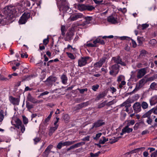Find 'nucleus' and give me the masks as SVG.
Wrapping results in <instances>:
<instances>
[{
	"mask_svg": "<svg viewBox=\"0 0 157 157\" xmlns=\"http://www.w3.org/2000/svg\"><path fill=\"white\" fill-rule=\"evenodd\" d=\"M133 108L135 112L136 113L140 112L141 110V104L138 102H136L134 104Z\"/></svg>",
	"mask_w": 157,
	"mask_h": 157,
	"instance_id": "obj_7",
	"label": "nucleus"
},
{
	"mask_svg": "<svg viewBox=\"0 0 157 157\" xmlns=\"http://www.w3.org/2000/svg\"><path fill=\"white\" fill-rule=\"evenodd\" d=\"M49 92L48 91H46L44 92H43L40 94V95L38 97V98H40L41 96H43L44 95H47L48 94Z\"/></svg>",
	"mask_w": 157,
	"mask_h": 157,
	"instance_id": "obj_53",
	"label": "nucleus"
},
{
	"mask_svg": "<svg viewBox=\"0 0 157 157\" xmlns=\"http://www.w3.org/2000/svg\"><path fill=\"white\" fill-rule=\"evenodd\" d=\"M157 156V150L151 155V157H156Z\"/></svg>",
	"mask_w": 157,
	"mask_h": 157,
	"instance_id": "obj_58",
	"label": "nucleus"
},
{
	"mask_svg": "<svg viewBox=\"0 0 157 157\" xmlns=\"http://www.w3.org/2000/svg\"><path fill=\"white\" fill-rule=\"evenodd\" d=\"M62 146H63V142L61 141L59 142L57 146L56 147L59 149H60L61 148Z\"/></svg>",
	"mask_w": 157,
	"mask_h": 157,
	"instance_id": "obj_44",
	"label": "nucleus"
},
{
	"mask_svg": "<svg viewBox=\"0 0 157 157\" xmlns=\"http://www.w3.org/2000/svg\"><path fill=\"white\" fill-rule=\"evenodd\" d=\"M26 107L28 110H30L32 108H33V105L31 104V103L27 101L26 102Z\"/></svg>",
	"mask_w": 157,
	"mask_h": 157,
	"instance_id": "obj_28",
	"label": "nucleus"
},
{
	"mask_svg": "<svg viewBox=\"0 0 157 157\" xmlns=\"http://www.w3.org/2000/svg\"><path fill=\"white\" fill-rule=\"evenodd\" d=\"M85 18L86 21L82 25L83 26L89 24L90 23V21L92 20V17H85Z\"/></svg>",
	"mask_w": 157,
	"mask_h": 157,
	"instance_id": "obj_19",
	"label": "nucleus"
},
{
	"mask_svg": "<svg viewBox=\"0 0 157 157\" xmlns=\"http://www.w3.org/2000/svg\"><path fill=\"white\" fill-rule=\"evenodd\" d=\"M105 2L103 0H99V8L101 5H105Z\"/></svg>",
	"mask_w": 157,
	"mask_h": 157,
	"instance_id": "obj_52",
	"label": "nucleus"
},
{
	"mask_svg": "<svg viewBox=\"0 0 157 157\" xmlns=\"http://www.w3.org/2000/svg\"><path fill=\"white\" fill-rule=\"evenodd\" d=\"M120 66L117 64H115L111 67V68L115 72V74L117 75L120 70Z\"/></svg>",
	"mask_w": 157,
	"mask_h": 157,
	"instance_id": "obj_13",
	"label": "nucleus"
},
{
	"mask_svg": "<svg viewBox=\"0 0 157 157\" xmlns=\"http://www.w3.org/2000/svg\"><path fill=\"white\" fill-rule=\"evenodd\" d=\"M77 90H78L79 91L80 93L82 94H83L84 92L87 91V88L82 89L78 88Z\"/></svg>",
	"mask_w": 157,
	"mask_h": 157,
	"instance_id": "obj_46",
	"label": "nucleus"
},
{
	"mask_svg": "<svg viewBox=\"0 0 157 157\" xmlns=\"http://www.w3.org/2000/svg\"><path fill=\"white\" fill-rule=\"evenodd\" d=\"M61 34L63 36H64L65 35V32L66 31L65 27L64 26H62L61 28Z\"/></svg>",
	"mask_w": 157,
	"mask_h": 157,
	"instance_id": "obj_34",
	"label": "nucleus"
},
{
	"mask_svg": "<svg viewBox=\"0 0 157 157\" xmlns=\"http://www.w3.org/2000/svg\"><path fill=\"white\" fill-rule=\"evenodd\" d=\"M53 147V145H50L46 149L45 151L43 153L42 156L43 157H48V155L51 151V149Z\"/></svg>",
	"mask_w": 157,
	"mask_h": 157,
	"instance_id": "obj_9",
	"label": "nucleus"
},
{
	"mask_svg": "<svg viewBox=\"0 0 157 157\" xmlns=\"http://www.w3.org/2000/svg\"><path fill=\"white\" fill-rule=\"evenodd\" d=\"M149 24L147 23L142 24L141 25V29H142V30H144L146 28H148L149 27Z\"/></svg>",
	"mask_w": 157,
	"mask_h": 157,
	"instance_id": "obj_43",
	"label": "nucleus"
},
{
	"mask_svg": "<svg viewBox=\"0 0 157 157\" xmlns=\"http://www.w3.org/2000/svg\"><path fill=\"white\" fill-rule=\"evenodd\" d=\"M108 140V139H106L105 137L103 136L102 138H101L99 141V148H101V144H104Z\"/></svg>",
	"mask_w": 157,
	"mask_h": 157,
	"instance_id": "obj_15",
	"label": "nucleus"
},
{
	"mask_svg": "<svg viewBox=\"0 0 157 157\" xmlns=\"http://www.w3.org/2000/svg\"><path fill=\"white\" fill-rule=\"evenodd\" d=\"M21 128V130L22 133H23L25 130V128L24 125L22 124L20 126Z\"/></svg>",
	"mask_w": 157,
	"mask_h": 157,
	"instance_id": "obj_61",
	"label": "nucleus"
},
{
	"mask_svg": "<svg viewBox=\"0 0 157 157\" xmlns=\"http://www.w3.org/2000/svg\"><path fill=\"white\" fill-rule=\"evenodd\" d=\"M108 21L112 24H115L117 23V18L113 17V16H110L107 18Z\"/></svg>",
	"mask_w": 157,
	"mask_h": 157,
	"instance_id": "obj_12",
	"label": "nucleus"
},
{
	"mask_svg": "<svg viewBox=\"0 0 157 157\" xmlns=\"http://www.w3.org/2000/svg\"><path fill=\"white\" fill-rule=\"evenodd\" d=\"M43 43L45 45H47L49 42L48 38H47V39H45L43 41Z\"/></svg>",
	"mask_w": 157,
	"mask_h": 157,
	"instance_id": "obj_63",
	"label": "nucleus"
},
{
	"mask_svg": "<svg viewBox=\"0 0 157 157\" xmlns=\"http://www.w3.org/2000/svg\"><path fill=\"white\" fill-rule=\"evenodd\" d=\"M141 107L144 109H146L148 107V104L145 101H143L141 105Z\"/></svg>",
	"mask_w": 157,
	"mask_h": 157,
	"instance_id": "obj_30",
	"label": "nucleus"
},
{
	"mask_svg": "<svg viewBox=\"0 0 157 157\" xmlns=\"http://www.w3.org/2000/svg\"><path fill=\"white\" fill-rule=\"evenodd\" d=\"M66 54L71 59H75V57L72 54L68 52H67Z\"/></svg>",
	"mask_w": 157,
	"mask_h": 157,
	"instance_id": "obj_39",
	"label": "nucleus"
},
{
	"mask_svg": "<svg viewBox=\"0 0 157 157\" xmlns=\"http://www.w3.org/2000/svg\"><path fill=\"white\" fill-rule=\"evenodd\" d=\"M149 43L152 45H155L157 43V41L155 39H152L150 40Z\"/></svg>",
	"mask_w": 157,
	"mask_h": 157,
	"instance_id": "obj_49",
	"label": "nucleus"
},
{
	"mask_svg": "<svg viewBox=\"0 0 157 157\" xmlns=\"http://www.w3.org/2000/svg\"><path fill=\"white\" fill-rule=\"evenodd\" d=\"M135 121L133 120H132L127 123L126 126H128L129 127L131 125H133L135 124Z\"/></svg>",
	"mask_w": 157,
	"mask_h": 157,
	"instance_id": "obj_42",
	"label": "nucleus"
},
{
	"mask_svg": "<svg viewBox=\"0 0 157 157\" xmlns=\"http://www.w3.org/2000/svg\"><path fill=\"white\" fill-rule=\"evenodd\" d=\"M90 57L88 56L82 57L78 60V66L82 67L85 66L87 63V61Z\"/></svg>",
	"mask_w": 157,
	"mask_h": 157,
	"instance_id": "obj_4",
	"label": "nucleus"
},
{
	"mask_svg": "<svg viewBox=\"0 0 157 157\" xmlns=\"http://www.w3.org/2000/svg\"><path fill=\"white\" fill-rule=\"evenodd\" d=\"M77 7L80 11L87 10L89 11H92L94 9V8L92 6L85 4H78Z\"/></svg>",
	"mask_w": 157,
	"mask_h": 157,
	"instance_id": "obj_3",
	"label": "nucleus"
},
{
	"mask_svg": "<svg viewBox=\"0 0 157 157\" xmlns=\"http://www.w3.org/2000/svg\"><path fill=\"white\" fill-rule=\"evenodd\" d=\"M63 118L65 122H68L70 117L68 114H64L63 116Z\"/></svg>",
	"mask_w": 157,
	"mask_h": 157,
	"instance_id": "obj_26",
	"label": "nucleus"
},
{
	"mask_svg": "<svg viewBox=\"0 0 157 157\" xmlns=\"http://www.w3.org/2000/svg\"><path fill=\"white\" fill-rule=\"evenodd\" d=\"M106 58L105 57L102 58L99 61V68L101 67L103 63L105 61Z\"/></svg>",
	"mask_w": 157,
	"mask_h": 157,
	"instance_id": "obj_27",
	"label": "nucleus"
},
{
	"mask_svg": "<svg viewBox=\"0 0 157 157\" xmlns=\"http://www.w3.org/2000/svg\"><path fill=\"white\" fill-rule=\"evenodd\" d=\"M58 125V124H57L54 127H51L49 129V131H50L52 132L53 133L57 129Z\"/></svg>",
	"mask_w": 157,
	"mask_h": 157,
	"instance_id": "obj_41",
	"label": "nucleus"
},
{
	"mask_svg": "<svg viewBox=\"0 0 157 157\" xmlns=\"http://www.w3.org/2000/svg\"><path fill=\"white\" fill-rule=\"evenodd\" d=\"M151 109H153L152 111V113H153L155 114H157V108H154Z\"/></svg>",
	"mask_w": 157,
	"mask_h": 157,
	"instance_id": "obj_64",
	"label": "nucleus"
},
{
	"mask_svg": "<svg viewBox=\"0 0 157 157\" xmlns=\"http://www.w3.org/2000/svg\"><path fill=\"white\" fill-rule=\"evenodd\" d=\"M82 16V14L80 13H77L73 14L71 17V21H75L78 18H81Z\"/></svg>",
	"mask_w": 157,
	"mask_h": 157,
	"instance_id": "obj_11",
	"label": "nucleus"
},
{
	"mask_svg": "<svg viewBox=\"0 0 157 157\" xmlns=\"http://www.w3.org/2000/svg\"><path fill=\"white\" fill-rule=\"evenodd\" d=\"M77 142L76 140L73 141H66L64 142H63V146H69L72 145L74 143H75L76 142Z\"/></svg>",
	"mask_w": 157,
	"mask_h": 157,
	"instance_id": "obj_22",
	"label": "nucleus"
},
{
	"mask_svg": "<svg viewBox=\"0 0 157 157\" xmlns=\"http://www.w3.org/2000/svg\"><path fill=\"white\" fill-rule=\"evenodd\" d=\"M90 156L91 157H96L98 156V152L96 153L95 154H94L92 152L90 153Z\"/></svg>",
	"mask_w": 157,
	"mask_h": 157,
	"instance_id": "obj_59",
	"label": "nucleus"
},
{
	"mask_svg": "<svg viewBox=\"0 0 157 157\" xmlns=\"http://www.w3.org/2000/svg\"><path fill=\"white\" fill-rule=\"evenodd\" d=\"M133 131V129L132 128H129L128 126H126L123 128V132H125V133H129L130 132H132Z\"/></svg>",
	"mask_w": 157,
	"mask_h": 157,
	"instance_id": "obj_24",
	"label": "nucleus"
},
{
	"mask_svg": "<svg viewBox=\"0 0 157 157\" xmlns=\"http://www.w3.org/2000/svg\"><path fill=\"white\" fill-rule=\"evenodd\" d=\"M85 144V143L84 142H83L78 143L75 144L74 145L75 146V148H77V147H80V146H82L83 145Z\"/></svg>",
	"mask_w": 157,
	"mask_h": 157,
	"instance_id": "obj_37",
	"label": "nucleus"
},
{
	"mask_svg": "<svg viewBox=\"0 0 157 157\" xmlns=\"http://www.w3.org/2000/svg\"><path fill=\"white\" fill-rule=\"evenodd\" d=\"M83 101V99L82 98H76L75 100V101L77 103H79L80 102Z\"/></svg>",
	"mask_w": 157,
	"mask_h": 157,
	"instance_id": "obj_55",
	"label": "nucleus"
},
{
	"mask_svg": "<svg viewBox=\"0 0 157 157\" xmlns=\"http://www.w3.org/2000/svg\"><path fill=\"white\" fill-rule=\"evenodd\" d=\"M27 20L24 17V15H22L19 20V22L20 24H25Z\"/></svg>",
	"mask_w": 157,
	"mask_h": 157,
	"instance_id": "obj_25",
	"label": "nucleus"
},
{
	"mask_svg": "<svg viewBox=\"0 0 157 157\" xmlns=\"http://www.w3.org/2000/svg\"><path fill=\"white\" fill-rule=\"evenodd\" d=\"M27 99L28 101H30L34 104H36V99L32 97L30 93L28 94Z\"/></svg>",
	"mask_w": 157,
	"mask_h": 157,
	"instance_id": "obj_14",
	"label": "nucleus"
},
{
	"mask_svg": "<svg viewBox=\"0 0 157 157\" xmlns=\"http://www.w3.org/2000/svg\"><path fill=\"white\" fill-rule=\"evenodd\" d=\"M153 109H151L142 115L141 117L142 118H144L146 117L147 118L151 117V114L152 113V111Z\"/></svg>",
	"mask_w": 157,
	"mask_h": 157,
	"instance_id": "obj_18",
	"label": "nucleus"
},
{
	"mask_svg": "<svg viewBox=\"0 0 157 157\" xmlns=\"http://www.w3.org/2000/svg\"><path fill=\"white\" fill-rule=\"evenodd\" d=\"M57 4L60 11L62 10L63 13H68L69 11H70L71 9L68 6V3L64 0L58 1Z\"/></svg>",
	"mask_w": 157,
	"mask_h": 157,
	"instance_id": "obj_2",
	"label": "nucleus"
},
{
	"mask_svg": "<svg viewBox=\"0 0 157 157\" xmlns=\"http://www.w3.org/2000/svg\"><path fill=\"white\" fill-rule=\"evenodd\" d=\"M142 86L140 85L138 83L136 84L135 88L133 90H134V92L136 90H139L140 88L142 87Z\"/></svg>",
	"mask_w": 157,
	"mask_h": 157,
	"instance_id": "obj_45",
	"label": "nucleus"
},
{
	"mask_svg": "<svg viewBox=\"0 0 157 157\" xmlns=\"http://www.w3.org/2000/svg\"><path fill=\"white\" fill-rule=\"evenodd\" d=\"M105 118L104 119H99V127L105 124Z\"/></svg>",
	"mask_w": 157,
	"mask_h": 157,
	"instance_id": "obj_29",
	"label": "nucleus"
},
{
	"mask_svg": "<svg viewBox=\"0 0 157 157\" xmlns=\"http://www.w3.org/2000/svg\"><path fill=\"white\" fill-rule=\"evenodd\" d=\"M131 40L132 41V44L133 47L134 48H136L137 46L136 42L131 38Z\"/></svg>",
	"mask_w": 157,
	"mask_h": 157,
	"instance_id": "obj_60",
	"label": "nucleus"
},
{
	"mask_svg": "<svg viewBox=\"0 0 157 157\" xmlns=\"http://www.w3.org/2000/svg\"><path fill=\"white\" fill-rule=\"evenodd\" d=\"M106 95V93L105 91H104L101 93L99 94V100L100 98H103Z\"/></svg>",
	"mask_w": 157,
	"mask_h": 157,
	"instance_id": "obj_33",
	"label": "nucleus"
},
{
	"mask_svg": "<svg viewBox=\"0 0 157 157\" xmlns=\"http://www.w3.org/2000/svg\"><path fill=\"white\" fill-rule=\"evenodd\" d=\"M9 100L10 102L14 105H18L19 104L20 99L18 98H15L12 96L9 97Z\"/></svg>",
	"mask_w": 157,
	"mask_h": 157,
	"instance_id": "obj_8",
	"label": "nucleus"
},
{
	"mask_svg": "<svg viewBox=\"0 0 157 157\" xmlns=\"http://www.w3.org/2000/svg\"><path fill=\"white\" fill-rule=\"evenodd\" d=\"M109 90L113 94L114 92L117 91V90L114 87L112 86L110 87Z\"/></svg>",
	"mask_w": 157,
	"mask_h": 157,
	"instance_id": "obj_50",
	"label": "nucleus"
},
{
	"mask_svg": "<svg viewBox=\"0 0 157 157\" xmlns=\"http://www.w3.org/2000/svg\"><path fill=\"white\" fill-rule=\"evenodd\" d=\"M152 119L150 117H149L147 118V120L146 122L149 124H151L152 122Z\"/></svg>",
	"mask_w": 157,
	"mask_h": 157,
	"instance_id": "obj_57",
	"label": "nucleus"
},
{
	"mask_svg": "<svg viewBox=\"0 0 157 157\" xmlns=\"http://www.w3.org/2000/svg\"><path fill=\"white\" fill-rule=\"evenodd\" d=\"M126 84V82L124 81H123L118 85V87L122 89L123 86L124 85Z\"/></svg>",
	"mask_w": 157,
	"mask_h": 157,
	"instance_id": "obj_47",
	"label": "nucleus"
},
{
	"mask_svg": "<svg viewBox=\"0 0 157 157\" xmlns=\"http://www.w3.org/2000/svg\"><path fill=\"white\" fill-rule=\"evenodd\" d=\"M120 39L122 40H126L128 41L131 40V38L127 36H123L120 37Z\"/></svg>",
	"mask_w": 157,
	"mask_h": 157,
	"instance_id": "obj_40",
	"label": "nucleus"
},
{
	"mask_svg": "<svg viewBox=\"0 0 157 157\" xmlns=\"http://www.w3.org/2000/svg\"><path fill=\"white\" fill-rule=\"evenodd\" d=\"M20 6H12L10 5L5 7L2 10L4 14L6 15L4 18L8 20V21L12 22L15 19V14L19 11Z\"/></svg>",
	"mask_w": 157,
	"mask_h": 157,
	"instance_id": "obj_1",
	"label": "nucleus"
},
{
	"mask_svg": "<svg viewBox=\"0 0 157 157\" xmlns=\"http://www.w3.org/2000/svg\"><path fill=\"white\" fill-rule=\"evenodd\" d=\"M74 33L71 31L67 32L66 34V37L65 38V40L66 41H70L73 39Z\"/></svg>",
	"mask_w": 157,
	"mask_h": 157,
	"instance_id": "obj_10",
	"label": "nucleus"
},
{
	"mask_svg": "<svg viewBox=\"0 0 157 157\" xmlns=\"http://www.w3.org/2000/svg\"><path fill=\"white\" fill-rule=\"evenodd\" d=\"M92 89L94 91H97L98 89V85L96 84V85L93 86Z\"/></svg>",
	"mask_w": 157,
	"mask_h": 157,
	"instance_id": "obj_54",
	"label": "nucleus"
},
{
	"mask_svg": "<svg viewBox=\"0 0 157 157\" xmlns=\"http://www.w3.org/2000/svg\"><path fill=\"white\" fill-rule=\"evenodd\" d=\"M118 140V138H114L113 140H112L111 141H110V143L111 144L114 143L117 141Z\"/></svg>",
	"mask_w": 157,
	"mask_h": 157,
	"instance_id": "obj_56",
	"label": "nucleus"
},
{
	"mask_svg": "<svg viewBox=\"0 0 157 157\" xmlns=\"http://www.w3.org/2000/svg\"><path fill=\"white\" fill-rule=\"evenodd\" d=\"M16 124H14L15 128H17L18 129L20 128V126L22 124V123L21 120L19 118H17L15 121Z\"/></svg>",
	"mask_w": 157,
	"mask_h": 157,
	"instance_id": "obj_17",
	"label": "nucleus"
},
{
	"mask_svg": "<svg viewBox=\"0 0 157 157\" xmlns=\"http://www.w3.org/2000/svg\"><path fill=\"white\" fill-rule=\"evenodd\" d=\"M156 85V84L155 82H153L151 83L150 86V87L151 89H153Z\"/></svg>",
	"mask_w": 157,
	"mask_h": 157,
	"instance_id": "obj_62",
	"label": "nucleus"
},
{
	"mask_svg": "<svg viewBox=\"0 0 157 157\" xmlns=\"http://www.w3.org/2000/svg\"><path fill=\"white\" fill-rule=\"evenodd\" d=\"M23 15H24V17L26 19V20H27L30 17V13L29 12H25L24 13Z\"/></svg>",
	"mask_w": 157,
	"mask_h": 157,
	"instance_id": "obj_32",
	"label": "nucleus"
},
{
	"mask_svg": "<svg viewBox=\"0 0 157 157\" xmlns=\"http://www.w3.org/2000/svg\"><path fill=\"white\" fill-rule=\"evenodd\" d=\"M142 38L141 37H137V42L139 45H141L143 44V42L142 40Z\"/></svg>",
	"mask_w": 157,
	"mask_h": 157,
	"instance_id": "obj_51",
	"label": "nucleus"
},
{
	"mask_svg": "<svg viewBox=\"0 0 157 157\" xmlns=\"http://www.w3.org/2000/svg\"><path fill=\"white\" fill-rule=\"evenodd\" d=\"M107 101V100H105L103 102L99 104V109H100L104 107L106 105V102Z\"/></svg>",
	"mask_w": 157,
	"mask_h": 157,
	"instance_id": "obj_31",
	"label": "nucleus"
},
{
	"mask_svg": "<svg viewBox=\"0 0 157 157\" xmlns=\"http://www.w3.org/2000/svg\"><path fill=\"white\" fill-rule=\"evenodd\" d=\"M61 79L62 83L63 84H66L67 80V78L66 75L65 74H63L61 77Z\"/></svg>",
	"mask_w": 157,
	"mask_h": 157,
	"instance_id": "obj_23",
	"label": "nucleus"
},
{
	"mask_svg": "<svg viewBox=\"0 0 157 157\" xmlns=\"http://www.w3.org/2000/svg\"><path fill=\"white\" fill-rule=\"evenodd\" d=\"M112 59L113 60L114 63H117L116 64H118L122 60V59L120 57V56H117V57H113Z\"/></svg>",
	"mask_w": 157,
	"mask_h": 157,
	"instance_id": "obj_16",
	"label": "nucleus"
},
{
	"mask_svg": "<svg viewBox=\"0 0 157 157\" xmlns=\"http://www.w3.org/2000/svg\"><path fill=\"white\" fill-rule=\"evenodd\" d=\"M150 105H155L157 103V97H153L150 100Z\"/></svg>",
	"mask_w": 157,
	"mask_h": 157,
	"instance_id": "obj_21",
	"label": "nucleus"
},
{
	"mask_svg": "<svg viewBox=\"0 0 157 157\" xmlns=\"http://www.w3.org/2000/svg\"><path fill=\"white\" fill-rule=\"evenodd\" d=\"M131 103L130 100L129 99H127L126 101L123 102L122 104H121V106H125L127 105L128 104Z\"/></svg>",
	"mask_w": 157,
	"mask_h": 157,
	"instance_id": "obj_38",
	"label": "nucleus"
},
{
	"mask_svg": "<svg viewBox=\"0 0 157 157\" xmlns=\"http://www.w3.org/2000/svg\"><path fill=\"white\" fill-rule=\"evenodd\" d=\"M145 149L144 147H141L135 149L131 151V153H138L140 151H142Z\"/></svg>",
	"mask_w": 157,
	"mask_h": 157,
	"instance_id": "obj_20",
	"label": "nucleus"
},
{
	"mask_svg": "<svg viewBox=\"0 0 157 157\" xmlns=\"http://www.w3.org/2000/svg\"><path fill=\"white\" fill-rule=\"evenodd\" d=\"M57 78L56 77L51 76L47 78L44 82L47 86H50L55 82Z\"/></svg>",
	"mask_w": 157,
	"mask_h": 157,
	"instance_id": "obj_5",
	"label": "nucleus"
},
{
	"mask_svg": "<svg viewBox=\"0 0 157 157\" xmlns=\"http://www.w3.org/2000/svg\"><path fill=\"white\" fill-rule=\"evenodd\" d=\"M147 52L146 51L144 50H143L140 51V56H144L147 54Z\"/></svg>",
	"mask_w": 157,
	"mask_h": 157,
	"instance_id": "obj_36",
	"label": "nucleus"
},
{
	"mask_svg": "<svg viewBox=\"0 0 157 157\" xmlns=\"http://www.w3.org/2000/svg\"><path fill=\"white\" fill-rule=\"evenodd\" d=\"M23 122L25 124H26L28 123V119L25 116H22Z\"/></svg>",
	"mask_w": 157,
	"mask_h": 157,
	"instance_id": "obj_48",
	"label": "nucleus"
},
{
	"mask_svg": "<svg viewBox=\"0 0 157 157\" xmlns=\"http://www.w3.org/2000/svg\"><path fill=\"white\" fill-rule=\"evenodd\" d=\"M4 118V111L2 110L0 112V122H1L3 121Z\"/></svg>",
	"mask_w": 157,
	"mask_h": 157,
	"instance_id": "obj_35",
	"label": "nucleus"
},
{
	"mask_svg": "<svg viewBox=\"0 0 157 157\" xmlns=\"http://www.w3.org/2000/svg\"><path fill=\"white\" fill-rule=\"evenodd\" d=\"M147 67L141 68L138 70L137 77L138 78H140L143 77L147 73Z\"/></svg>",
	"mask_w": 157,
	"mask_h": 157,
	"instance_id": "obj_6",
	"label": "nucleus"
}]
</instances>
